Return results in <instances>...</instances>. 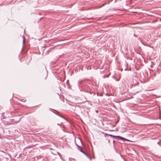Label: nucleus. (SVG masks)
I'll list each match as a JSON object with an SVG mask.
<instances>
[{
  "mask_svg": "<svg viewBox=\"0 0 161 161\" xmlns=\"http://www.w3.org/2000/svg\"><path fill=\"white\" fill-rule=\"evenodd\" d=\"M160 142H161V140H160Z\"/></svg>",
  "mask_w": 161,
  "mask_h": 161,
  "instance_id": "12",
  "label": "nucleus"
},
{
  "mask_svg": "<svg viewBox=\"0 0 161 161\" xmlns=\"http://www.w3.org/2000/svg\"><path fill=\"white\" fill-rule=\"evenodd\" d=\"M84 155H85L87 158H89L90 160H92V158L89 156L84 151L82 153Z\"/></svg>",
  "mask_w": 161,
  "mask_h": 161,
  "instance_id": "4",
  "label": "nucleus"
},
{
  "mask_svg": "<svg viewBox=\"0 0 161 161\" xmlns=\"http://www.w3.org/2000/svg\"><path fill=\"white\" fill-rule=\"evenodd\" d=\"M104 4H103L102 6H101V7L103 6H104Z\"/></svg>",
  "mask_w": 161,
  "mask_h": 161,
  "instance_id": "8",
  "label": "nucleus"
},
{
  "mask_svg": "<svg viewBox=\"0 0 161 161\" xmlns=\"http://www.w3.org/2000/svg\"><path fill=\"white\" fill-rule=\"evenodd\" d=\"M75 111L76 112V115H78L77 114V113H80V108L79 107L76 108L75 109Z\"/></svg>",
  "mask_w": 161,
  "mask_h": 161,
  "instance_id": "2",
  "label": "nucleus"
},
{
  "mask_svg": "<svg viewBox=\"0 0 161 161\" xmlns=\"http://www.w3.org/2000/svg\"><path fill=\"white\" fill-rule=\"evenodd\" d=\"M1 138V135L0 134V138Z\"/></svg>",
  "mask_w": 161,
  "mask_h": 161,
  "instance_id": "7",
  "label": "nucleus"
},
{
  "mask_svg": "<svg viewBox=\"0 0 161 161\" xmlns=\"http://www.w3.org/2000/svg\"><path fill=\"white\" fill-rule=\"evenodd\" d=\"M114 136V137L115 138H116V137H118V138H119V140H126V139L121 136Z\"/></svg>",
  "mask_w": 161,
  "mask_h": 161,
  "instance_id": "5",
  "label": "nucleus"
},
{
  "mask_svg": "<svg viewBox=\"0 0 161 161\" xmlns=\"http://www.w3.org/2000/svg\"><path fill=\"white\" fill-rule=\"evenodd\" d=\"M85 81L84 80H79L78 81V85L79 87H82L83 89H84V88L82 86V84L83 82Z\"/></svg>",
  "mask_w": 161,
  "mask_h": 161,
  "instance_id": "1",
  "label": "nucleus"
},
{
  "mask_svg": "<svg viewBox=\"0 0 161 161\" xmlns=\"http://www.w3.org/2000/svg\"><path fill=\"white\" fill-rule=\"evenodd\" d=\"M57 125H60L59 124H58Z\"/></svg>",
  "mask_w": 161,
  "mask_h": 161,
  "instance_id": "9",
  "label": "nucleus"
},
{
  "mask_svg": "<svg viewBox=\"0 0 161 161\" xmlns=\"http://www.w3.org/2000/svg\"><path fill=\"white\" fill-rule=\"evenodd\" d=\"M77 149L79 150L80 152L82 153L83 152V150L82 149V148L81 147L78 146V145H77Z\"/></svg>",
  "mask_w": 161,
  "mask_h": 161,
  "instance_id": "3",
  "label": "nucleus"
},
{
  "mask_svg": "<svg viewBox=\"0 0 161 161\" xmlns=\"http://www.w3.org/2000/svg\"><path fill=\"white\" fill-rule=\"evenodd\" d=\"M96 112H97H97H98V111L97 110V111H96Z\"/></svg>",
  "mask_w": 161,
  "mask_h": 161,
  "instance_id": "10",
  "label": "nucleus"
},
{
  "mask_svg": "<svg viewBox=\"0 0 161 161\" xmlns=\"http://www.w3.org/2000/svg\"><path fill=\"white\" fill-rule=\"evenodd\" d=\"M24 42V38L23 39V42Z\"/></svg>",
  "mask_w": 161,
  "mask_h": 161,
  "instance_id": "11",
  "label": "nucleus"
},
{
  "mask_svg": "<svg viewBox=\"0 0 161 161\" xmlns=\"http://www.w3.org/2000/svg\"><path fill=\"white\" fill-rule=\"evenodd\" d=\"M109 136H113L114 137V136H113L112 135L109 134Z\"/></svg>",
  "mask_w": 161,
  "mask_h": 161,
  "instance_id": "6",
  "label": "nucleus"
}]
</instances>
